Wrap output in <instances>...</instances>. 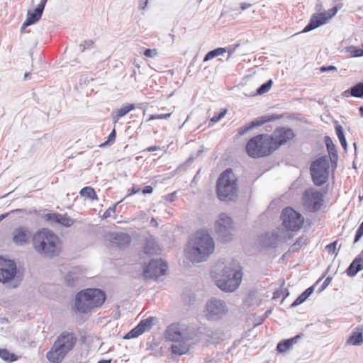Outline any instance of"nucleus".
<instances>
[{"label": "nucleus", "mask_w": 363, "mask_h": 363, "mask_svg": "<svg viewBox=\"0 0 363 363\" xmlns=\"http://www.w3.org/2000/svg\"><path fill=\"white\" fill-rule=\"evenodd\" d=\"M175 197H176V191L169 194L166 195L165 196H164V199L168 202H172V201H174Z\"/></svg>", "instance_id": "nucleus-53"}, {"label": "nucleus", "mask_w": 363, "mask_h": 363, "mask_svg": "<svg viewBox=\"0 0 363 363\" xmlns=\"http://www.w3.org/2000/svg\"><path fill=\"white\" fill-rule=\"evenodd\" d=\"M303 336L302 333L296 335L295 337L288 339L290 341V344L292 346L293 344L296 343L298 340L301 339Z\"/></svg>", "instance_id": "nucleus-55"}, {"label": "nucleus", "mask_w": 363, "mask_h": 363, "mask_svg": "<svg viewBox=\"0 0 363 363\" xmlns=\"http://www.w3.org/2000/svg\"><path fill=\"white\" fill-rule=\"evenodd\" d=\"M47 1L46 0H41L39 4L37 6L36 8L40 9V11H43L45 6L46 5Z\"/></svg>", "instance_id": "nucleus-59"}, {"label": "nucleus", "mask_w": 363, "mask_h": 363, "mask_svg": "<svg viewBox=\"0 0 363 363\" xmlns=\"http://www.w3.org/2000/svg\"><path fill=\"white\" fill-rule=\"evenodd\" d=\"M163 74L164 75L163 76H160V79L162 78H166L167 79V76H170L172 77L174 74V69H167V70H161L160 69V74Z\"/></svg>", "instance_id": "nucleus-49"}, {"label": "nucleus", "mask_w": 363, "mask_h": 363, "mask_svg": "<svg viewBox=\"0 0 363 363\" xmlns=\"http://www.w3.org/2000/svg\"><path fill=\"white\" fill-rule=\"evenodd\" d=\"M307 238L304 235L298 238L296 242L291 246V250L294 252L303 246L306 242Z\"/></svg>", "instance_id": "nucleus-40"}, {"label": "nucleus", "mask_w": 363, "mask_h": 363, "mask_svg": "<svg viewBox=\"0 0 363 363\" xmlns=\"http://www.w3.org/2000/svg\"><path fill=\"white\" fill-rule=\"evenodd\" d=\"M353 57H362L363 56V49L361 48H355L352 52Z\"/></svg>", "instance_id": "nucleus-56"}, {"label": "nucleus", "mask_w": 363, "mask_h": 363, "mask_svg": "<svg viewBox=\"0 0 363 363\" xmlns=\"http://www.w3.org/2000/svg\"><path fill=\"white\" fill-rule=\"evenodd\" d=\"M206 318L210 320L220 319L228 311L225 302L216 298H211L206 305Z\"/></svg>", "instance_id": "nucleus-12"}, {"label": "nucleus", "mask_w": 363, "mask_h": 363, "mask_svg": "<svg viewBox=\"0 0 363 363\" xmlns=\"http://www.w3.org/2000/svg\"><path fill=\"white\" fill-rule=\"evenodd\" d=\"M116 210V206L108 208L104 213L103 218H106L111 216V212H114Z\"/></svg>", "instance_id": "nucleus-54"}, {"label": "nucleus", "mask_w": 363, "mask_h": 363, "mask_svg": "<svg viewBox=\"0 0 363 363\" xmlns=\"http://www.w3.org/2000/svg\"><path fill=\"white\" fill-rule=\"evenodd\" d=\"M157 50L156 49H146L144 55L147 57H154L157 56Z\"/></svg>", "instance_id": "nucleus-45"}, {"label": "nucleus", "mask_w": 363, "mask_h": 363, "mask_svg": "<svg viewBox=\"0 0 363 363\" xmlns=\"http://www.w3.org/2000/svg\"><path fill=\"white\" fill-rule=\"evenodd\" d=\"M336 135L341 143L342 147L346 151L347 149V143L341 125L336 123L335 126Z\"/></svg>", "instance_id": "nucleus-30"}, {"label": "nucleus", "mask_w": 363, "mask_h": 363, "mask_svg": "<svg viewBox=\"0 0 363 363\" xmlns=\"http://www.w3.org/2000/svg\"><path fill=\"white\" fill-rule=\"evenodd\" d=\"M226 113H227V109L226 108L221 109L220 111V112L217 115L213 116L211 118V121L213 122V123L218 122L220 120H221L225 116Z\"/></svg>", "instance_id": "nucleus-41"}, {"label": "nucleus", "mask_w": 363, "mask_h": 363, "mask_svg": "<svg viewBox=\"0 0 363 363\" xmlns=\"http://www.w3.org/2000/svg\"><path fill=\"white\" fill-rule=\"evenodd\" d=\"M80 195L91 200H97L98 197L94 189L91 186H86L81 189Z\"/></svg>", "instance_id": "nucleus-33"}, {"label": "nucleus", "mask_w": 363, "mask_h": 363, "mask_svg": "<svg viewBox=\"0 0 363 363\" xmlns=\"http://www.w3.org/2000/svg\"><path fill=\"white\" fill-rule=\"evenodd\" d=\"M94 44V42L91 40H85L84 42V45L81 44L80 45V48H81V51L83 52L84 51V50L87 48H91Z\"/></svg>", "instance_id": "nucleus-50"}, {"label": "nucleus", "mask_w": 363, "mask_h": 363, "mask_svg": "<svg viewBox=\"0 0 363 363\" xmlns=\"http://www.w3.org/2000/svg\"><path fill=\"white\" fill-rule=\"evenodd\" d=\"M294 137V130L290 128L285 127L277 128L271 135H268V138L272 140V145L274 148V151Z\"/></svg>", "instance_id": "nucleus-13"}, {"label": "nucleus", "mask_w": 363, "mask_h": 363, "mask_svg": "<svg viewBox=\"0 0 363 363\" xmlns=\"http://www.w3.org/2000/svg\"><path fill=\"white\" fill-rule=\"evenodd\" d=\"M16 264L10 259L0 257V281L7 283L11 281L16 274Z\"/></svg>", "instance_id": "nucleus-15"}, {"label": "nucleus", "mask_w": 363, "mask_h": 363, "mask_svg": "<svg viewBox=\"0 0 363 363\" xmlns=\"http://www.w3.org/2000/svg\"><path fill=\"white\" fill-rule=\"evenodd\" d=\"M329 162L327 156H322L313 161L310 166V174L313 184L321 186L325 184L329 175Z\"/></svg>", "instance_id": "nucleus-7"}, {"label": "nucleus", "mask_w": 363, "mask_h": 363, "mask_svg": "<svg viewBox=\"0 0 363 363\" xmlns=\"http://www.w3.org/2000/svg\"><path fill=\"white\" fill-rule=\"evenodd\" d=\"M362 236H363V221L361 223V224L359 225V226L358 227V228L356 231L354 239V243L357 242L362 238Z\"/></svg>", "instance_id": "nucleus-42"}, {"label": "nucleus", "mask_w": 363, "mask_h": 363, "mask_svg": "<svg viewBox=\"0 0 363 363\" xmlns=\"http://www.w3.org/2000/svg\"><path fill=\"white\" fill-rule=\"evenodd\" d=\"M291 347L290 341L288 339L281 340L277 345V350L278 352H284L290 349Z\"/></svg>", "instance_id": "nucleus-38"}, {"label": "nucleus", "mask_w": 363, "mask_h": 363, "mask_svg": "<svg viewBox=\"0 0 363 363\" xmlns=\"http://www.w3.org/2000/svg\"><path fill=\"white\" fill-rule=\"evenodd\" d=\"M110 238L113 243L117 245L120 247L128 246L131 242L130 236L124 233H113L111 234Z\"/></svg>", "instance_id": "nucleus-23"}, {"label": "nucleus", "mask_w": 363, "mask_h": 363, "mask_svg": "<svg viewBox=\"0 0 363 363\" xmlns=\"http://www.w3.org/2000/svg\"><path fill=\"white\" fill-rule=\"evenodd\" d=\"M33 233L27 225H19L15 228L11 233V240L16 246H25L33 240Z\"/></svg>", "instance_id": "nucleus-14"}, {"label": "nucleus", "mask_w": 363, "mask_h": 363, "mask_svg": "<svg viewBox=\"0 0 363 363\" xmlns=\"http://www.w3.org/2000/svg\"><path fill=\"white\" fill-rule=\"evenodd\" d=\"M233 220L225 213L219 215L218 219L215 223L216 234L222 242H228L232 240Z\"/></svg>", "instance_id": "nucleus-11"}, {"label": "nucleus", "mask_w": 363, "mask_h": 363, "mask_svg": "<svg viewBox=\"0 0 363 363\" xmlns=\"http://www.w3.org/2000/svg\"><path fill=\"white\" fill-rule=\"evenodd\" d=\"M301 200L306 211L316 213L320 210L324 203V194L317 189L310 188L303 191Z\"/></svg>", "instance_id": "nucleus-9"}, {"label": "nucleus", "mask_w": 363, "mask_h": 363, "mask_svg": "<svg viewBox=\"0 0 363 363\" xmlns=\"http://www.w3.org/2000/svg\"><path fill=\"white\" fill-rule=\"evenodd\" d=\"M144 277L146 279H155L159 277V262L157 259H152L144 269Z\"/></svg>", "instance_id": "nucleus-24"}, {"label": "nucleus", "mask_w": 363, "mask_h": 363, "mask_svg": "<svg viewBox=\"0 0 363 363\" xmlns=\"http://www.w3.org/2000/svg\"><path fill=\"white\" fill-rule=\"evenodd\" d=\"M152 319L151 318L142 320L135 328L128 332L124 337L125 339H131L142 335L146 329L150 328Z\"/></svg>", "instance_id": "nucleus-19"}, {"label": "nucleus", "mask_w": 363, "mask_h": 363, "mask_svg": "<svg viewBox=\"0 0 363 363\" xmlns=\"http://www.w3.org/2000/svg\"><path fill=\"white\" fill-rule=\"evenodd\" d=\"M46 218L52 223H59L65 227H69L74 223V220L66 214L48 213L46 215Z\"/></svg>", "instance_id": "nucleus-21"}, {"label": "nucleus", "mask_w": 363, "mask_h": 363, "mask_svg": "<svg viewBox=\"0 0 363 363\" xmlns=\"http://www.w3.org/2000/svg\"><path fill=\"white\" fill-rule=\"evenodd\" d=\"M279 118L280 117L279 116L272 115L255 119L250 123L240 127L238 129V134L239 135H243L254 128L259 127L267 122L273 121Z\"/></svg>", "instance_id": "nucleus-16"}, {"label": "nucleus", "mask_w": 363, "mask_h": 363, "mask_svg": "<svg viewBox=\"0 0 363 363\" xmlns=\"http://www.w3.org/2000/svg\"><path fill=\"white\" fill-rule=\"evenodd\" d=\"M78 269V268H76L74 269V271H72L69 272L65 278L66 282L69 286H73L75 284L76 281L79 279L78 276H76V272Z\"/></svg>", "instance_id": "nucleus-39"}, {"label": "nucleus", "mask_w": 363, "mask_h": 363, "mask_svg": "<svg viewBox=\"0 0 363 363\" xmlns=\"http://www.w3.org/2000/svg\"><path fill=\"white\" fill-rule=\"evenodd\" d=\"M315 285H313L306 289L303 293H301L296 299L291 304V308L296 307L297 306L303 303L313 292Z\"/></svg>", "instance_id": "nucleus-29"}, {"label": "nucleus", "mask_w": 363, "mask_h": 363, "mask_svg": "<svg viewBox=\"0 0 363 363\" xmlns=\"http://www.w3.org/2000/svg\"><path fill=\"white\" fill-rule=\"evenodd\" d=\"M339 8L335 6L334 7H333L332 9H330L328 13H326V17L328 18V19H330L333 16H334L337 11H338Z\"/></svg>", "instance_id": "nucleus-48"}, {"label": "nucleus", "mask_w": 363, "mask_h": 363, "mask_svg": "<svg viewBox=\"0 0 363 363\" xmlns=\"http://www.w3.org/2000/svg\"><path fill=\"white\" fill-rule=\"evenodd\" d=\"M352 89H349L347 90H345L342 92V96L344 97H349V96H352Z\"/></svg>", "instance_id": "nucleus-63"}, {"label": "nucleus", "mask_w": 363, "mask_h": 363, "mask_svg": "<svg viewBox=\"0 0 363 363\" xmlns=\"http://www.w3.org/2000/svg\"><path fill=\"white\" fill-rule=\"evenodd\" d=\"M116 138V130L113 129L111 133L109 134L108 140L106 141L104 144L101 145V146H104L107 145L109 142H112L115 140Z\"/></svg>", "instance_id": "nucleus-52"}, {"label": "nucleus", "mask_w": 363, "mask_h": 363, "mask_svg": "<svg viewBox=\"0 0 363 363\" xmlns=\"http://www.w3.org/2000/svg\"><path fill=\"white\" fill-rule=\"evenodd\" d=\"M328 20V19L326 17L325 12L314 14L311 18L308 23L304 27L302 33H308L311 30H313L318 27L325 24Z\"/></svg>", "instance_id": "nucleus-17"}, {"label": "nucleus", "mask_w": 363, "mask_h": 363, "mask_svg": "<svg viewBox=\"0 0 363 363\" xmlns=\"http://www.w3.org/2000/svg\"><path fill=\"white\" fill-rule=\"evenodd\" d=\"M282 292L281 291L277 290L273 294V299L279 298L281 296Z\"/></svg>", "instance_id": "nucleus-64"}, {"label": "nucleus", "mask_w": 363, "mask_h": 363, "mask_svg": "<svg viewBox=\"0 0 363 363\" xmlns=\"http://www.w3.org/2000/svg\"><path fill=\"white\" fill-rule=\"evenodd\" d=\"M189 339V337H186L172 342V344L170 347L172 355L173 357L181 356L188 353L189 351V345L187 343V340Z\"/></svg>", "instance_id": "nucleus-18"}, {"label": "nucleus", "mask_w": 363, "mask_h": 363, "mask_svg": "<svg viewBox=\"0 0 363 363\" xmlns=\"http://www.w3.org/2000/svg\"><path fill=\"white\" fill-rule=\"evenodd\" d=\"M252 6L251 4L242 2L240 3V9L244 11L246 10Z\"/></svg>", "instance_id": "nucleus-61"}, {"label": "nucleus", "mask_w": 363, "mask_h": 363, "mask_svg": "<svg viewBox=\"0 0 363 363\" xmlns=\"http://www.w3.org/2000/svg\"><path fill=\"white\" fill-rule=\"evenodd\" d=\"M0 357L7 362H12L18 359V357L7 349H0Z\"/></svg>", "instance_id": "nucleus-32"}, {"label": "nucleus", "mask_w": 363, "mask_h": 363, "mask_svg": "<svg viewBox=\"0 0 363 363\" xmlns=\"http://www.w3.org/2000/svg\"><path fill=\"white\" fill-rule=\"evenodd\" d=\"M246 152L252 158H260L273 153L274 148L267 134H259L250 139L246 145Z\"/></svg>", "instance_id": "nucleus-6"}, {"label": "nucleus", "mask_w": 363, "mask_h": 363, "mask_svg": "<svg viewBox=\"0 0 363 363\" xmlns=\"http://www.w3.org/2000/svg\"><path fill=\"white\" fill-rule=\"evenodd\" d=\"M273 84V81L272 79H269L264 84H262L257 89V95H262L263 94L267 93L269 91L272 86Z\"/></svg>", "instance_id": "nucleus-37"}, {"label": "nucleus", "mask_w": 363, "mask_h": 363, "mask_svg": "<svg viewBox=\"0 0 363 363\" xmlns=\"http://www.w3.org/2000/svg\"><path fill=\"white\" fill-rule=\"evenodd\" d=\"M106 299L104 292L98 289H87L76 295L74 307L80 313H87L101 306Z\"/></svg>", "instance_id": "nucleus-5"}, {"label": "nucleus", "mask_w": 363, "mask_h": 363, "mask_svg": "<svg viewBox=\"0 0 363 363\" xmlns=\"http://www.w3.org/2000/svg\"><path fill=\"white\" fill-rule=\"evenodd\" d=\"M330 160L333 169H336L337 166L338 155H335L333 154V156L330 157Z\"/></svg>", "instance_id": "nucleus-51"}, {"label": "nucleus", "mask_w": 363, "mask_h": 363, "mask_svg": "<svg viewBox=\"0 0 363 363\" xmlns=\"http://www.w3.org/2000/svg\"><path fill=\"white\" fill-rule=\"evenodd\" d=\"M152 187L151 186H146L143 190H142V192L145 194H150L152 192Z\"/></svg>", "instance_id": "nucleus-60"}, {"label": "nucleus", "mask_w": 363, "mask_h": 363, "mask_svg": "<svg viewBox=\"0 0 363 363\" xmlns=\"http://www.w3.org/2000/svg\"><path fill=\"white\" fill-rule=\"evenodd\" d=\"M141 189L139 187L133 186L131 189L128 190V196H131L135 194L140 192Z\"/></svg>", "instance_id": "nucleus-57"}, {"label": "nucleus", "mask_w": 363, "mask_h": 363, "mask_svg": "<svg viewBox=\"0 0 363 363\" xmlns=\"http://www.w3.org/2000/svg\"><path fill=\"white\" fill-rule=\"evenodd\" d=\"M324 141H325V143L326 145L327 151L329 154V157L333 156V154H334L335 155H338L337 150H336V147L334 145V143H333V140H331L330 136H328V135L325 136Z\"/></svg>", "instance_id": "nucleus-34"}, {"label": "nucleus", "mask_w": 363, "mask_h": 363, "mask_svg": "<svg viewBox=\"0 0 363 363\" xmlns=\"http://www.w3.org/2000/svg\"><path fill=\"white\" fill-rule=\"evenodd\" d=\"M226 48H218L214 50H212L207 52L203 58V62H207L211 60L226 52Z\"/></svg>", "instance_id": "nucleus-31"}, {"label": "nucleus", "mask_w": 363, "mask_h": 363, "mask_svg": "<svg viewBox=\"0 0 363 363\" xmlns=\"http://www.w3.org/2000/svg\"><path fill=\"white\" fill-rule=\"evenodd\" d=\"M362 269L363 262L361 261L360 258L356 257L346 269V273L347 276L353 277Z\"/></svg>", "instance_id": "nucleus-28"}, {"label": "nucleus", "mask_w": 363, "mask_h": 363, "mask_svg": "<svg viewBox=\"0 0 363 363\" xmlns=\"http://www.w3.org/2000/svg\"><path fill=\"white\" fill-rule=\"evenodd\" d=\"M166 338L172 342L179 340L187 337L183 332H182L179 323H172L170 325L165 332Z\"/></svg>", "instance_id": "nucleus-20"}, {"label": "nucleus", "mask_w": 363, "mask_h": 363, "mask_svg": "<svg viewBox=\"0 0 363 363\" xmlns=\"http://www.w3.org/2000/svg\"><path fill=\"white\" fill-rule=\"evenodd\" d=\"M363 343V325H357L347 340V344L360 345Z\"/></svg>", "instance_id": "nucleus-25"}, {"label": "nucleus", "mask_w": 363, "mask_h": 363, "mask_svg": "<svg viewBox=\"0 0 363 363\" xmlns=\"http://www.w3.org/2000/svg\"><path fill=\"white\" fill-rule=\"evenodd\" d=\"M43 13V11L38 8H35L34 11H29L27 13L26 20L22 25L21 30H23L26 29V27L38 22L41 18Z\"/></svg>", "instance_id": "nucleus-26"}, {"label": "nucleus", "mask_w": 363, "mask_h": 363, "mask_svg": "<svg viewBox=\"0 0 363 363\" xmlns=\"http://www.w3.org/2000/svg\"><path fill=\"white\" fill-rule=\"evenodd\" d=\"M77 342V337L73 333L62 332L55 341L46 357L51 363H60Z\"/></svg>", "instance_id": "nucleus-4"}, {"label": "nucleus", "mask_w": 363, "mask_h": 363, "mask_svg": "<svg viewBox=\"0 0 363 363\" xmlns=\"http://www.w3.org/2000/svg\"><path fill=\"white\" fill-rule=\"evenodd\" d=\"M168 269L167 263L160 258V277L164 275Z\"/></svg>", "instance_id": "nucleus-44"}, {"label": "nucleus", "mask_w": 363, "mask_h": 363, "mask_svg": "<svg viewBox=\"0 0 363 363\" xmlns=\"http://www.w3.org/2000/svg\"><path fill=\"white\" fill-rule=\"evenodd\" d=\"M242 277V274L240 271L225 267L222 277L216 281V284L223 291L233 292L240 286Z\"/></svg>", "instance_id": "nucleus-8"}, {"label": "nucleus", "mask_w": 363, "mask_h": 363, "mask_svg": "<svg viewBox=\"0 0 363 363\" xmlns=\"http://www.w3.org/2000/svg\"><path fill=\"white\" fill-rule=\"evenodd\" d=\"M279 237L277 234L269 233L259 237V243L264 248H275L278 245Z\"/></svg>", "instance_id": "nucleus-22"}, {"label": "nucleus", "mask_w": 363, "mask_h": 363, "mask_svg": "<svg viewBox=\"0 0 363 363\" xmlns=\"http://www.w3.org/2000/svg\"><path fill=\"white\" fill-rule=\"evenodd\" d=\"M133 109H135V105L133 104H128L123 106L120 108L114 110L111 113L113 123L116 124L121 118L123 117Z\"/></svg>", "instance_id": "nucleus-27"}, {"label": "nucleus", "mask_w": 363, "mask_h": 363, "mask_svg": "<svg viewBox=\"0 0 363 363\" xmlns=\"http://www.w3.org/2000/svg\"><path fill=\"white\" fill-rule=\"evenodd\" d=\"M337 241L335 240L331 243H330L329 245H326L325 247V250L326 251L329 253V254H337L336 252V245H337Z\"/></svg>", "instance_id": "nucleus-43"}, {"label": "nucleus", "mask_w": 363, "mask_h": 363, "mask_svg": "<svg viewBox=\"0 0 363 363\" xmlns=\"http://www.w3.org/2000/svg\"><path fill=\"white\" fill-rule=\"evenodd\" d=\"M331 281H332V277H328L325 279L323 283L322 284V285L320 287V289H318V292L320 293V292L323 291V290H325L328 287V286L330 284Z\"/></svg>", "instance_id": "nucleus-46"}, {"label": "nucleus", "mask_w": 363, "mask_h": 363, "mask_svg": "<svg viewBox=\"0 0 363 363\" xmlns=\"http://www.w3.org/2000/svg\"><path fill=\"white\" fill-rule=\"evenodd\" d=\"M337 70V67L333 65L322 66L320 67V71L321 72H330V71L336 72Z\"/></svg>", "instance_id": "nucleus-47"}, {"label": "nucleus", "mask_w": 363, "mask_h": 363, "mask_svg": "<svg viewBox=\"0 0 363 363\" xmlns=\"http://www.w3.org/2000/svg\"><path fill=\"white\" fill-rule=\"evenodd\" d=\"M214 249V242L211 236L207 231L200 230L196 232L189 242L186 258L192 262H201L208 259Z\"/></svg>", "instance_id": "nucleus-1"}, {"label": "nucleus", "mask_w": 363, "mask_h": 363, "mask_svg": "<svg viewBox=\"0 0 363 363\" xmlns=\"http://www.w3.org/2000/svg\"><path fill=\"white\" fill-rule=\"evenodd\" d=\"M156 242L152 240H147L145 246H144V253L147 255H152L156 252Z\"/></svg>", "instance_id": "nucleus-35"}, {"label": "nucleus", "mask_w": 363, "mask_h": 363, "mask_svg": "<svg viewBox=\"0 0 363 363\" xmlns=\"http://www.w3.org/2000/svg\"><path fill=\"white\" fill-rule=\"evenodd\" d=\"M238 179L231 168L224 170L216 182V194L221 201H235L238 199Z\"/></svg>", "instance_id": "nucleus-3"}, {"label": "nucleus", "mask_w": 363, "mask_h": 363, "mask_svg": "<svg viewBox=\"0 0 363 363\" xmlns=\"http://www.w3.org/2000/svg\"><path fill=\"white\" fill-rule=\"evenodd\" d=\"M282 224L285 228L291 231H297L303 225V216L291 207H286L281 213Z\"/></svg>", "instance_id": "nucleus-10"}, {"label": "nucleus", "mask_w": 363, "mask_h": 363, "mask_svg": "<svg viewBox=\"0 0 363 363\" xmlns=\"http://www.w3.org/2000/svg\"><path fill=\"white\" fill-rule=\"evenodd\" d=\"M33 247L38 255L53 257L57 256L61 251V241L52 231L43 228L33 234Z\"/></svg>", "instance_id": "nucleus-2"}, {"label": "nucleus", "mask_w": 363, "mask_h": 363, "mask_svg": "<svg viewBox=\"0 0 363 363\" xmlns=\"http://www.w3.org/2000/svg\"><path fill=\"white\" fill-rule=\"evenodd\" d=\"M149 0H140L139 1V8L140 9H145L147 5Z\"/></svg>", "instance_id": "nucleus-58"}, {"label": "nucleus", "mask_w": 363, "mask_h": 363, "mask_svg": "<svg viewBox=\"0 0 363 363\" xmlns=\"http://www.w3.org/2000/svg\"><path fill=\"white\" fill-rule=\"evenodd\" d=\"M282 292V301L289 295V291L287 289H284L283 290H281Z\"/></svg>", "instance_id": "nucleus-62"}, {"label": "nucleus", "mask_w": 363, "mask_h": 363, "mask_svg": "<svg viewBox=\"0 0 363 363\" xmlns=\"http://www.w3.org/2000/svg\"><path fill=\"white\" fill-rule=\"evenodd\" d=\"M352 96L363 98V82H358L351 87Z\"/></svg>", "instance_id": "nucleus-36"}]
</instances>
